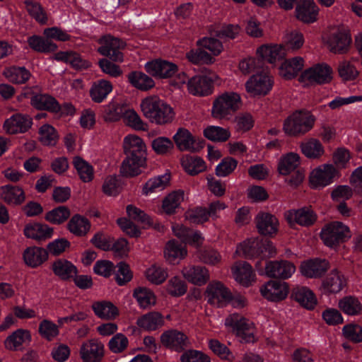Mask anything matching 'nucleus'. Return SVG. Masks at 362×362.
Listing matches in <instances>:
<instances>
[{"instance_id": "obj_6", "label": "nucleus", "mask_w": 362, "mask_h": 362, "mask_svg": "<svg viewBox=\"0 0 362 362\" xmlns=\"http://www.w3.org/2000/svg\"><path fill=\"white\" fill-rule=\"evenodd\" d=\"M274 81L265 71L251 76L245 83V90L252 97L267 95L272 89Z\"/></svg>"}, {"instance_id": "obj_52", "label": "nucleus", "mask_w": 362, "mask_h": 362, "mask_svg": "<svg viewBox=\"0 0 362 362\" xmlns=\"http://www.w3.org/2000/svg\"><path fill=\"white\" fill-rule=\"evenodd\" d=\"M147 280L153 284H162L168 276V269L157 264L151 265L145 272Z\"/></svg>"}, {"instance_id": "obj_31", "label": "nucleus", "mask_w": 362, "mask_h": 362, "mask_svg": "<svg viewBox=\"0 0 362 362\" xmlns=\"http://www.w3.org/2000/svg\"><path fill=\"white\" fill-rule=\"evenodd\" d=\"M300 164L299 154L294 152L282 155L277 164V170L280 175H287L293 172Z\"/></svg>"}, {"instance_id": "obj_27", "label": "nucleus", "mask_w": 362, "mask_h": 362, "mask_svg": "<svg viewBox=\"0 0 362 362\" xmlns=\"http://www.w3.org/2000/svg\"><path fill=\"white\" fill-rule=\"evenodd\" d=\"M151 74L156 79H168L175 86L185 83L188 76L183 69H149Z\"/></svg>"}, {"instance_id": "obj_34", "label": "nucleus", "mask_w": 362, "mask_h": 362, "mask_svg": "<svg viewBox=\"0 0 362 362\" xmlns=\"http://www.w3.org/2000/svg\"><path fill=\"white\" fill-rule=\"evenodd\" d=\"M30 104L37 110L59 112L61 106L57 100L47 94H36L30 99Z\"/></svg>"}, {"instance_id": "obj_47", "label": "nucleus", "mask_w": 362, "mask_h": 362, "mask_svg": "<svg viewBox=\"0 0 362 362\" xmlns=\"http://www.w3.org/2000/svg\"><path fill=\"white\" fill-rule=\"evenodd\" d=\"M300 148L303 154L308 158H318L325 153L321 142L316 139H310L301 142Z\"/></svg>"}, {"instance_id": "obj_58", "label": "nucleus", "mask_w": 362, "mask_h": 362, "mask_svg": "<svg viewBox=\"0 0 362 362\" xmlns=\"http://www.w3.org/2000/svg\"><path fill=\"white\" fill-rule=\"evenodd\" d=\"M58 139V134L52 126L45 124L40 128L39 139L43 145L54 146Z\"/></svg>"}, {"instance_id": "obj_54", "label": "nucleus", "mask_w": 362, "mask_h": 362, "mask_svg": "<svg viewBox=\"0 0 362 362\" xmlns=\"http://www.w3.org/2000/svg\"><path fill=\"white\" fill-rule=\"evenodd\" d=\"M339 308L346 315H356L361 313L362 304L354 296H346L339 301Z\"/></svg>"}, {"instance_id": "obj_14", "label": "nucleus", "mask_w": 362, "mask_h": 362, "mask_svg": "<svg viewBox=\"0 0 362 362\" xmlns=\"http://www.w3.org/2000/svg\"><path fill=\"white\" fill-rule=\"evenodd\" d=\"M32 125L33 119L29 115L16 113L5 120L3 128L8 134H18L25 133Z\"/></svg>"}, {"instance_id": "obj_50", "label": "nucleus", "mask_w": 362, "mask_h": 362, "mask_svg": "<svg viewBox=\"0 0 362 362\" xmlns=\"http://www.w3.org/2000/svg\"><path fill=\"white\" fill-rule=\"evenodd\" d=\"M185 199V193L182 190L174 191L170 193L163 201L162 208L168 214H172L175 212V209L179 207L180 204Z\"/></svg>"}, {"instance_id": "obj_3", "label": "nucleus", "mask_w": 362, "mask_h": 362, "mask_svg": "<svg viewBox=\"0 0 362 362\" xmlns=\"http://www.w3.org/2000/svg\"><path fill=\"white\" fill-rule=\"evenodd\" d=\"M224 325L228 331L235 334L241 341L253 342L255 340V327L252 322L238 313L229 315Z\"/></svg>"}, {"instance_id": "obj_53", "label": "nucleus", "mask_w": 362, "mask_h": 362, "mask_svg": "<svg viewBox=\"0 0 362 362\" xmlns=\"http://www.w3.org/2000/svg\"><path fill=\"white\" fill-rule=\"evenodd\" d=\"M164 288L165 291L173 297L182 296L187 291V284L178 276L170 278Z\"/></svg>"}, {"instance_id": "obj_11", "label": "nucleus", "mask_w": 362, "mask_h": 362, "mask_svg": "<svg viewBox=\"0 0 362 362\" xmlns=\"http://www.w3.org/2000/svg\"><path fill=\"white\" fill-rule=\"evenodd\" d=\"M295 264L288 260L269 261L265 265V274L270 278L286 280L296 272Z\"/></svg>"}, {"instance_id": "obj_44", "label": "nucleus", "mask_w": 362, "mask_h": 362, "mask_svg": "<svg viewBox=\"0 0 362 362\" xmlns=\"http://www.w3.org/2000/svg\"><path fill=\"white\" fill-rule=\"evenodd\" d=\"M92 308L95 315L103 320H112L119 315L117 307L110 301L95 302L93 303Z\"/></svg>"}, {"instance_id": "obj_21", "label": "nucleus", "mask_w": 362, "mask_h": 362, "mask_svg": "<svg viewBox=\"0 0 362 362\" xmlns=\"http://www.w3.org/2000/svg\"><path fill=\"white\" fill-rule=\"evenodd\" d=\"M123 149L127 156L146 158V146L136 134H128L123 139Z\"/></svg>"}, {"instance_id": "obj_15", "label": "nucleus", "mask_w": 362, "mask_h": 362, "mask_svg": "<svg viewBox=\"0 0 362 362\" xmlns=\"http://www.w3.org/2000/svg\"><path fill=\"white\" fill-rule=\"evenodd\" d=\"M188 92L195 96L204 97L213 93L214 79L206 76H195L187 78Z\"/></svg>"}, {"instance_id": "obj_39", "label": "nucleus", "mask_w": 362, "mask_h": 362, "mask_svg": "<svg viewBox=\"0 0 362 362\" xmlns=\"http://www.w3.org/2000/svg\"><path fill=\"white\" fill-rule=\"evenodd\" d=\"M53 59L73 68H89L91 66L88 62L83 59L79 54L72 51L59 52L54 55Z\"/></svg>"}, {"instance_id": "obj_28", "label": "nucleus", "mask_w": 362, "mask_h": 362, "mask_svg": "<svg viewBox=\"0 0 362 362\" xmlns=\"http://www.w3.org/2000/svg\"><path fill=\"white\" fill-rule=\"evenodd\" d=\"M346 281L344 275L337 270L332 271L324 279L322 290L324 293H339L346 286Z\"/></svg>"}, {"instance_id": "obj_22", "label": "nucleus", "mask_w": 362, "mask_h": 362, "mask_svg": "<svg viewBox=\"0 0 362 362\" xmlns=\"http://www.w3.org/2000/svg\"><path fill=\"white\" fill-rule=\"evenodd\" d=\"M256 53L262 61L274 64L284 58L286 49L281 44L263 45L257 49Z\"/></svg>"}, {"instance_id": "obj_41", "label": "nucleus", "mask_w": 362, "mask_h": 362, "mask_svg": "<svg viewBox=\"0 0 362 362\" xmlns=\"http://www.w3.org/2000/svg\"><path fill=\"white\" fill-rule=\"evenodd\" d=\"M177 148L181 151H194L195 140L192 134L185 128H179L173 137Z\"/></svg>"}, {"instance_id": "obj_61", "label": "nucleus", "mask_w": 362, "mask_h": 362, "mask_svg": "<svg viewBox=\"0 0 362 362\" xmlns=\"http://www.w3.org/2000/svg\"><path fill=\"white\" fill-rule=\"evenodd\" d=\"M3 75L15 84L25 83L31 76L28 69H4Z\"/></svg>"}, {"instance_id": "obj_1", "label": "nucleus", "mask_w": 362, "mask_h": 362, "mask_svg": "<svg viewBox=\"0 0 362 362\" xmlns=\"http://www.w3.org/2000/svg\"><path fill=\"white\" fill-rule=\"evenodd\" d=\"M140 107L144 116L151 123L163 125L173 120V108L157 95L146 97L141 100Z\"/></svg>"}, {"instance_id": "obj_32", "label": "nucleus", "mask_w": 362, "mask_h": 362, "mask_svg": "<svg viewBox=\"0 0 362 362\" xmlns=\"http://www.w3.org/2000/svg\"><path fill=\"white\" fill-rule=\"evenodd\" d=\"M187 255V250L185 246L173 240L167 243L164 251V257L169 264H177Z\"/></svg>"}, {"instance_id": "obj_48", "label": "nucleus", "mask_w": 362, "mask_h": 362, "mask_svg": "<svg viewBox=\"0 0 362 362\" xmlns=\"http://www.w3.org/2000/svg\"><path fill=\"white\" fill-rule=\"evenodd\" d=\"M181 165L184 170L191 175H197L206 168L203 159L199 157L185 156L181 159Z\"/></svg>"}, {"instance_id": "obj_20", "label": "nucleus", "mask_w": 362, "mask_h": 362, "mask_svg": "<svg viewBox=\"0 0 362 362\" xmlns=\"http://www.w3.org/2000/svg\"><path fill=\"white\" fill-rule=\"evenodd\" d=\"M235 280L245 287L251 286L256 280L252 266L246 262H238L231 268Z\"/></svg>"}, {"instance_id": "obj_45", "label": "nucleus", "mask_w": 362, "mask_h": 362, "mask_svg": "<svg viewBox=\"0 0 362 362\" xmlns=\"http://www.w3.org/2000/svg\"><path fill=\"white\" fill-rule=\"evenodd\" d=\"M133 296L141 308L148 309L156 303L154 293L148 288L139 287L134 289Z\"/></svg>"}, {"instance_id": "obj_5", "label": "nucleus", "mask_w": 362, "mask_h": 362, "mask_svg": "<svg viewBox=\"0 0 362 362\" xmlns=\"http://www.w3.org/2000/svg\"><path fill=\"white\" fill-rule=\"evenodd\" d=\"M321 238L328 247H333L351 238L349 228L339 221L326 225L321 231Z\"/></svg>"}, {"instance_id": "obj_36", "label": "nucleus", "mask_w": 362, "mask_h": 362, "mask_svg": "<svg viewBox=\"0 0 362 362\" xmlns=\"http://www.w3.org/2000/svg\"><path fill=\"white\" fill-rule=\"evenodd\" d=\"M0 197L6 203L13 205H19L25 199L22 188L11 185H5L0 188Z\"/></svg>"}, {"instance_id": "obj_8", "label": "nucleus", "mask_w": 362, "mask_h": 362, "mask_svg": "<svg viewBox=\"0 0 362 362\" xmlns=\"http://www.w3.org/2000/svg\"><path fill=\"white\" fill-rule=\"evenodd\" d=\"M339 177V170L332 164H324L315 168L310 173V182L314 188H322Z\"/></svg>"}, {"instance_id": "obj_7", "label": "nucleus", "mask_w": 362, "mask_h": 362, "mask_svg": "<svg viewBox=\"0 0 362 362\" xmlns=\"http://www.w3.org/2000/svg\"><path fill=\"white\" fill-rule=\"evenodd\" d=\"M325 43L334 53L347 51L351 37L349 30L343 27L334 28L324 37Z\"/></svg>"}, {"instance_id": "obj_30", "label": "nucleus", "mask_w": 362, "mask_h": 362, "mask_svg": "<svg viewBox=\"0 0 362 362\" xmlns=\"http://www.w3.org/2000/svg\"><path fill=\"white\" fill-rule=\"evenodd\" d=\"M31 334L30 331L18 329L10 334L4 341L5 347L11 351L20 350L23 344L30 343Z\"/></svg>"}, {"instance_id": "obj_25", "label": "nucleus", "mask_w": 362, "mask_h": 362, "mask_svg": "<svg viewBox=\"0 0 362 362\" xmlns=\"http://www.w3.org/2000/svg\"><path fill=\"white\" fill-rule=\"evenodd\" d=\"M285 216L291 226L298 224L302 226H309L313 224L316 220L314 212L307 208L288 211L285 214Z\"/></svg>"}, {"instance_id": "obj_63", "label": "nucleus", "mask_w": 362, "mask_h": 362, "mask_svg": "<svg viewBox=\"0 0 362 362\" xmlns=\"http://www.w3.org/2000/svg\"><path fill=\"white\" fill-rule=\"evenodd\" d=\"M107 346L111 352L120 354L127 349L129 339L124 334L117 333L109 340Z\"/></svg>"}, {"instance_id": "obj_10", "label": "nucleus", "mask_w": 362, "mask_h": 362, "mask_svg": "<svg viewBox=\"0 0 362 362\" xmlns=\"http://www.w3.org/2000/svg\"><path fill=\"white\" fill-rule=\"evenodd\" d=\"M259 291L265 299L279 302L286 298L289 293V286L285 281L269 280L260 287Z\"/></svg>"}, {"instance_id": "obj_40", "label": "nucleus", "mask_w": 362, "mask_h": 362, "mask_svg": "<svg viewBox=\"0 0 362 362\" xmlns=\"http://www.w3.org/2000/svg\"><path fill=\"white\" fill-rule=\"evenodd\" d=\"M145 157L127 156L123 160L120 172L126 177H133L141 173V168L146 163Z\"/></svg>"}, {"instance_id": "obj_51", "label": "nucleus", "mask_w": 362, "mask_h": 362, "mask_svg": "<svg viewBox=\"0 0 362 362\" xmlns=\"http://www.w3.org/2000/svg\"><path fill=\"white\" fill-rule=\"evenodd\" d=\"M25 5L29 15L37 23L41 25L47 23V14L40 3L32 0H26L25 1Z\"/></svg>"}, {"instance_id": "obj_37", "label": "nucleus", "mask_w": 362, "mask_h": 362, "mask_svg": "<svg viewBox=\"0 0 362 362\" xmlns=\"http://www.w3.org/2000/svg\"><path fill=\"white\" fill-rule=\"evenodd\" d=\"M164 324L163 315L158 312H151L139 317L136 320L139 327L146 331H153Z\"/></svg>"}, {"instance_id": "obj_24", "label": "nucleus", "mask_w": 362, "mask_h": 362, "mask_svg": "<svg viewBox=\"0 0 362 362\" xmlns=\"http://www.w3.org/2000/svg\"><path fill=\"white\" fill-rule=\"evenodd\" d=\"M128 81L134 88L141 91H148L155 86L153 76L141 70H134L127 75Z\"/></svg>"}, {"instance_id": "obj_23", "label": "nucleus", "mask_w": 362, "mask_h": 362, "mask_svg": "<svg viewBox=\"0 0 362 362\" xmlns=\"http://www.w3.org/2000/svg\"><path fill=\"white\" fill-rule=\"evenodd\" d=\"M23 234L27 238L44 241L52 237L53 228L46 224L33 222L25 226Z\"/></svg>"}, {"instance_id": "obj_18", "label": "nucleus", "mask_w": 362, "mask_h": 362, "mask_svg": "<svg viewBox=\"0 0 362 362\" xmlns=\"http://www.w3.org/2000/svg\"><path fill=\"white\" fill-rule=\"evenodd\" d=\"M319 8L313 0H300L295 10L298 20L305 23H313L317 19Z\"/></svg>"}, {"instance_id": "obj_13", "label": "nucleus", "mask_w": 362, "mask_h": 362, "mask_svg": "<svg viewBox=\"0 0 362 362\" xmlns=\"http://www.w3.org/2000/svg\"><path fill=\"white\" fill-rule=\"evenodd\" d=\"M100 47L98 52L115 62H120L123 59L122 54L119 52L124 46V43L118 38L107 35L102 37L99 41Z\"/></svg>"}, {"instance_id": "obj_43", "label": "nucleus", "mask_w": 362, "mask_h": 362, "mask_svg": "<svg viewBox=\"0 0 362 362\" xmlns=\"http://www.w3.org/2000/svg\"><path fill=\"white\" fill-rule=\"evenodd\" d=\"M293 296L301 306L312 310L317 305V298L314 293L307 287L298 288L294 290Z\"/></svg>"}, {"instance_id": "obj_59", "label": "nucleus", "mask_w": 362, "mask_h": 362, "mask_svg": "<svg viewBox=\"0 0 362 362\" xmlns=\"http://www.w3.org/2000/svg\"><path fill=\"white\" fill-rule=\"evenodd\" d=\"M122 115L124 122L131 128L137 131H144L146 129V124L143 122L141 117L134 110H127Z\"/></svg>"}, {"instance_id": "obj_57", "label": "nucleus", "mask_w": 362, "mask_h": 362, "mask_svg": "<svg viewBox=\"0 0 362 362\" xmlns=\"http://www.w3.org/2000/svg\"><path fill=\"white\" fill-rule=\"evenodd\" d=\"M73 164L80 178L85 182H90L93 178V167L79 157L74 158Z\"/></svg>"}, {"instance_id": "obj_29", "label": "nucleus", "mask_w": 362, "mask_h": 362, "mask_svg": "<svg viewBox=\"0 0 362 362\" xmlns=\"http://www.w3.org/2000/svg\"><path fill=\"white\" fill-rule=\"evenodd\" d=\"M23 257L26 265L36 268L47 259L48 252L42 247L32 246L25 250Z\"/></svg>"}, {"instance_id": "obj_62", "label": "nucleus", "mask_w": 362, "mask_h": 362, "mask_svg": "<svg viewBox=\"0 0 362 362\" xmlns=\"http://www.w3.org/2000/svg\"><path fill=\"white\" fill-rule=\"evenodd\" d=\"M237 165V160L232 157H226L216 165L215 173L218 177H226L235 170Z\"/></svg>"}, {"instance_id": "obj_16", "label": "nucleus", "mask_w": 362, "mask_h": 362, "mask_svg": "<svg viewBox=\"0 0 362 362\" xmlns=\"http://www.w3.org/2000/svg\"><path fill=\"white\" fill-rule=\"evenodd\" d=\"M182 276L189 283L196 286H203L210 279L209 269L200 265H188L181 270Z\"/></svg>"}, {"instance_id": "obj_64", "label": "nucleus", "mask_w": 362, "mask_h": 362, "mask_svg": "<svg viewBox=\"0 0 362 362\" xmlns=\"http://www.w3.org/2000/svg\"><path fill=\"white\" fill-rule=\"evenodd\" d=\"M180 362H211V358L201 351L189 349L180 356Z\"/></svg>"}, {"instance_id": "obj_56", "label": "nucleus", "mask_w": 362, "mask_h": 362, "mask_svg": "<svg viewBox=\"0 0 362 362\" xmlns=\"http://www.w3.org/2000/svg\"><path fill=\"white\" fill-rule=\"evenodd\" d=\"M192 49L187 53L186 57L194 65L211 64L214 62V58L207 52L202 49Z\"/></svg>"}, {"instance_id": "obj_55", "label": "nucleus", "mask_w": 362, "mask_h": 362, "mask_svg": "<svg viewBox=\"0 0 362 362\" xmlns=\"http://www.w3.org/2000/svg\"><path fill=\"white\" fill-rule=\"evenodd\" d=\"M204 136L212 141L223 142L230 136L228 129L218 126H209L204 130Z\"/></svg>"}, {"instance_id": "obj_2", "label": "nucleus", "mask_w": 362, "mask_h": 362, "mask_svg": "<svg viewBox=\"0 0 362 362\" xmlns=\"http://www.w3.org/2000/svg\"><path fill=\"white\" fill-rule=\"evenodd\" d=\"M315 120V117L310 112L296 110L284 120L283 130L291 136L303 135L313 129Z\"/></svg>"}, {"instance_id": "obj_9", "label": "nucleus", "mask_w": 362, "mask_h": 362, "mask_svg": "<svg viewBox=\"0 0 362 362\" xmlns=\"http://www.w3.org/2000/svg\"><path fill=\"white\" fill-rule=\"evenodd\" d=\"M205 295L207 302L217 307L226 306L231 298L230 290L219 281L210 282L206 287Z\"/></svg>"}, {"instance_id": "obj_33", "label": "nucleus", "mask_w": 362, "mask_h": 362, "mask_svg": "<svg viewBox=\"0 0 362 362\" xmlns=\"http://www.w3.org/2000/svg\"><path fill=\"white\" fill-rule=\"evenodd\" d=\"M53 273L62 280H69L78 273L77 268L65 259H58L52 264Z\"/></svg>"}, {"instance_id": "obj_46", "label": "nucleus", "mask_w": 362, "mask_h": 362, "mask_svg": "<svg viewBox=\"0 0 362 362\" xmlns=\"http://www.w3.org/2000/svg\"><path fill=\"white\" fill-rule=\"evenodd\" d=\"M112 90V84L109 81L103 79L93 83L90 90V95L93 101L100 103L107 98Z\"/></svg>"}, {"instance_id": "obj_42", "label": "nucleus", "mask_w": 362, "mask_h": 362, "mask_svg": "<svg viewBox=\"0 0 362 362\" xmlns=\"http://www.w3.org/2000/svg\"><path fill=\"white\" fill-rule=\"evenodd\" d=\"M260 249L259 240L255 238H250L238 245L234 257H252L263 252Z\"/></svg>"}, {"instance_id": "obj_49", "label": "nucleus", "mask_w": 362, "mask_h": 362, "mask_svg": "<svg viewBox=\"0 0 362 362\" xmlns=\"http://www.w3.org/2000/svg\"><path fill=\"white\" fill-rule=\"evenodd\" d=\"M90 223L88 220L80 215H74L68 223L69 231L77 235H85L90 230Z\"/></svg>"}, {"instance_id": "obj_26", "label": "nucleus", "mask_w": 362, "mask_h": 362, "mask_svg": "<svg viewBox=\"0 0 362 362\" xmlns=\"http://www.w3.org/2000/svg\"><path fill=\"white\" fill-rule=\"evenodd\" d=\"M329 268V264L325 259H310L303 262L300 267L301 274L308 278L321 276Z\"/></svg>"}, {"instance_id": "obj_4", "label": "nucleus", "mask_w": 362, "mask_h": 362, "mask_svg": "<svg viewBox=\"0 0 362 362\" xmlns=\"http://www.w3.org/2000/svg\"><path fill=\"white\" fill-rule=\"evenodd\" d=\"M240 95L235 92H228L217 98L213 104L212 116L218 119H228L233 112L240 108Z\"/></svg>"}, {"instance_id": "obj_35", "label": "nucleus", "mask_w": 362, "mask_h": 362, "mask_svg": "<svg viewBox=\"0 0 362 362\" xmlns=\"http://www.w3.org/2000/svg\"><path fill=\"white\" fill-rule=\"evenodd\" d=\"M31 49L41 53H52L58 49V45L49 38L40 35H32L28 38Z\"/></svg>"}, {"instance_id": "obj_38", "label": "nucleus", "mask_w": 362, "mask_h": 362, "mask_svg": "<svg viewBox=\"0 0 362 362\" xmlns=\"http://www.w3.org/2000/svg\"><path fill=\"white\" fill-rule=\"evenodd\" d=\"M170 175L165 173L161 175L149 179L144 185L142 192L148 196L153 193H158L165 189L169 185Z\"/></svg>"}, {"instance_id": "obj_19", "label": "nucleus", "mask_w": 362, "mask_h": 362, "mask_svg": "<svg viewBox=\"0 0 362 362\" xmlns=\"http://www.w3.org/2000/svg\"><path fill=\"white\" fill-rule=\"evenodd\" d=\"M161 344L167 348L180 351L188 345L187 337L176 329H169L160 335Z\"/></svg>"}, {"instance_id": "obj_12", "label": "nucleus", "mask_w": 362, "mask_h": 362, "mask_svg": "<svg viewBox=\"0 0 362 362\" xmlns=\"http://www.w3.org/2000/svg\"><path fill=\"white\" fill-rule=\"evenodd\" d=\"M83 362H100L105 355V346L98 339H90L83 342L79 349Z\"/></svg>"}, {"instance_id": "obj_17", "label": "nucleus", "mask_w": 362, "mask_h": 362, "mask_svg": "<svg viewBox=\"0 0 362 362\" xmlns=\"http://www.w3.org/2000/svg\"><path fill=\"white\" fill-rule=\"evenodd\" d=\"M258 232L265 236L276 235L279 229V221L274 215L260 211L255 218Z\"/></svg>"}, {"instance_id": "obj_60", "label": "nucleus", "mask_w": 362, "mask_h": 362, "mask_svg": "<svg viewBox=\"0 0 362 362\" xmlns=\"http://www.w3.org/2000/svg\"><path fill=\"white\" fill-rule=\"evenodd\" d=\"M38 332L42 338L52 341L59 335V327L52 321L45 319L39 324Z\"/></svg>"}]
</instances>
